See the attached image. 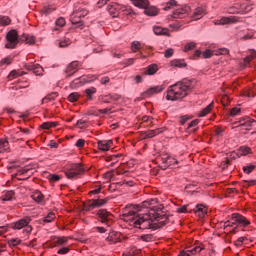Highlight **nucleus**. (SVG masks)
Instances as JSON below:
<instances>
[{"instance_id": "1", "label": "nucleus", "mask_w": 256, "mask_h": 256, "mask_svg": "<svg viewBox=\"0 0 256 256\" xmlns=\"http://www.w3.org/2000/svg\"><path fill=\"white\" fill-rule=\"evenodd\" d=\"M157 200H145L143 203L135 205V210H129L122 215L123 221L129 223L131 227L136 229H159L165 227L169 221V217L165 214L159 213L160 207L153 206L148 213L139 214L137 212L143 211V209H149L151 205H155Z\"/></svg>"}, {"instance_id": "2", "label": "nucleus", "mask_w": 256, "mask_h": 256, "mask_svg": "<svg viewBox=\"0 0 256 256\" xmlns=\"http://www.w3.org/2000/svg\"><path fill=\"white\" fill-rule=\"evenodd\" d=\"M196 83L195 80L183 79L169 86L166 92L167 101H183L195 89Z\"/></svg>"}, {"instance_id": "3", "label": "nucleus", "mask_w": 256, "mask_h": 256, "mask_svg": "<svg viewBox=\"0 0 256 256\" xmlns=\"http://www.w3.org/2000/svg\"><path fill=\"white\" fill-rule=\"evenodd\" d=\"M6 49H15L19 43H27V45H35V36L23 34L19 36L17 30H10L6 35Z\"/></svg>"}, {"instance_id": "4", "label": "nucleus", "mask_w": 256, "mask_h": 256, "mask_svg": "<svg viewBox=\"0 0 256 256\" xmlns=\"http://www.w3.org/2000/svg\"><path fill=\"white\" fill-rule=\"evenodd\" d=\"M87 15H89V10L83 7L75 8L70 16V21L72 25H78V27H81V25H83V21H81V19H83V17H87Z\"/></svg>"}, {"instance_id": "5", "label": "nucleus", "mask_w": 256, "mask_h": 256, "mask_svg": "<svg viewBox=\"0 0 256 256\" xmlns=\"http://www.w3.org/2000/svg\"><path fill=\"white\" fill-rule=\"evenodd\" d=\"M29 223H31V217L25 216L24 218L14 222L12 224V229H17L18 231H20V229H24V233L29 234L33 231V228L29 226Z\"/></svg>"}, {"instance_id": "6", "label": "nucleus", "mask_w": 256, "mask_h": 256, "mask_svg": "<svg viewBox=\"0 0 256 256\" xmlns=\"http://www.w3.org/2000/svg\"><path fill=\"white\" fill-rule=\"evenodd\" d=\"M85 173V168L80 163L73 164L69 169L65 171L67 179H77L80 175Z\"/></svg>"}, {"instance_id": "7", "label": "nucleus", "mask_w": 256, "mask_h": 256, "mask_svg": "<svg viewBox=\"0 0 256 256\" xmlns=\"http://www.w3.org/2000/svg\"><path fill=\"white\" fill-rule=\"evenodd\" d=\"M98 221L103 225L111 226L113 223V214L107 211V209H100L97 211Z\"/></svg>"}, {"instance_id": "8", "label": "nucleus", "mask_w": 256, "mask_h": 256, "mask_svg": "<svg viewBox=\"0 0 256 256\" xmlns=\"http://www.w3.org/2000/svg\"><path fill=\"white\" fill-rule=\"evenodd\" d=\"M109 203V198H97L91 199L85 204L86 211H93V209H97L99 207H105Z\"/></svg>"}, {"instance_id": "9", "label": "nucleus", "mask_w": 256, "mask_h": 256, "mask_svg": "<svg viewBox=\"0 0 256 256\" xmlns=\"http://www.w3.org/2000/svg\"><path fill=\"white\" fill-rule=\"evenodd\" d=\"M238 6L240 9V15H247V13H251V11H253L255 3L251 0H241L238 2Z\"/></svg>"}, {"instance_id": "10", "label": "nucleus", "mask_w": 256, "mask_h": 256, "mask_svg": "<svg viewBox=\"0 0 256 256\" xmlns=\"http://www.w3.org/2000/svg\"><path fill=\"white\" fill-rule=\"evenodd\" d=\"M190 12L191 8L189 6L178 7L173 11L172 17L174 19H185V17H188Z\"/></svg>"}, {"instance_id": "11", "label": "nucleus", "mask_w": 256, "mask_h": 256, "mask_svg": "<svg viewBox=\"0 0 256 256\" xmlns=\"http://www.w3.org/2000/svg\"><path fill=\"white\" fill-rule=\"evenodd\" d=\"M241 22V18L237 16L222 17L220 20H215L214 25H233V23Z\"/></svg>"}, {"instance_id": "12", "label": "nucleus", "mask_w": 256, "mask_h": 256, "mask_svg": "<svg viewBox=\"0 0 256 256\" xmlns=\"http://www.w3.org/2000/svg\"><path fill=\"white\" fill-rule=\"evenodd\" d=\"M253 123H255V120L251 119L249 116H245L235 122V125H237V127H246V129H249L253 127Z\"/></svg>"}, {"instance_id": "13", "label": "nucleus", "mask_w": 256, "mask_h": 256, "mask_svg": "<svg viewBox=\"0 0 256 256\" xmlns=\"http://www.w3.org/2000/svg\"><path fill=\"white\" fill-rule=\"evenodd\" d=\"M26 69H28V71H33L34 75L37 76H42L43 75V67H41V65L39 64H34V63H29V64H25Z\"/></svg>"}, {"instance_id": "14", "label": "nucleus", "mask_w": 256, "mask_h": 256, "mask_svg": "<svg viewBox=\"0 0 256 256\" xmlns=\"http://www.w3.org/2000/svg\"><path fill=\"white\" fill-rule=\"evenodd\" d=\"M161 133H163V128L148 130L143 132L142 137L143 139H153V137H157V135H161Z\"/></svg>"}, {"instance_id": "15", "label": "nucleus", "mask_w": 256, "mask_h": 256, "mask_svg": "<svg viewBox=\"0 0 256 256\" xmlns=\"http://www.w3.org/2000/svg\"><path fill=\"white\" fill-rule=\"evenodd\" d=\"M97 145L100 151H109L113 147V140H99Z\"/></svg>"}, {"instance_id": "16", "label": "nucleus", "mask_w": 256, "mask_h": 256, "mask_svg": "<svg viewBox=\"0 0 256 256\" xmlns=\"http://www.w3.org/2000/svg\"><path fill=\"white\" fill-rule=\"evenodd\" d=\"M206 11H205V8L203 7H198L194 10L191 18L194 20V21H199V19H203V17H205L206 15Z\"/></svg>"}, {"instance_id": "17", "label": "nucleus", "mask_w": 256, "mask_h": 256, "mask_svg": "<svg viewBox=\"0 0 256 256\" xmlns=\"http://www.w3.org/2000/svg\"><path fill=\"white\" fill-rule=\"evenodd\" d=\"M232 217L236 223H239V225H242L243 227H247V225L251 224V222L241 214L234 213Z\"/></svg>"}, {"instance_id": "18", "label": "nucleus", "mask_w": 256, "mask_h": 256, "mask_svg": "<svg viewBox=\"0 0 256 256\" xmlns=\"http://www.w3.org/2000/svg\"><path fill=\"white\" fill-rule=\"evenodd\" d=\"M77 67H79L78 62H71L65 70L66 77H71L75 75V73H77Z\"/></svg>"}, {"instance_id": "19", "label": "nucleus", "mask_w": 256, "mask_h": 256, "mask_svg": "<svg viewBox=\"0 0 256 256\" xmlns=\"http://www.w3.org/2000/svg\"><path fill=\"white\" fill-rule=\"evenodd\" d=\"M165 87L163 86H154L149 88L144 92V97H152V95H156L157 93H161Z\"/></svg>"}, {"instance_id": "20", "label": "nucleus", "mask_w": 256, "mask_h": 256, "mask_svg": "<svg viewBox=\"0 0 256 256\" xmlns=\"http://www.w3.org/2000/svg\"><path fill=\"white\" fill-rule=\"evenodd\" d=\"M121 6L120 3L117 2H112L111 4H109L107 6V11L110 13V15H113V17H117V15L119 14V7Z\"/></svg>"}, {"instance_id": "21", "label": "nucleus", "mask_w": 256, "mask_h": 256, "mask_svg": "<svg viewBox=\"0 0 256 256\" xmlns=\"http://www.w3.org/2000/svg\"><path fill=\"white\" fill-rule=\"evenodd\" d=\"M31 197L33 199V201H35L36 203H43V201H45V196H43V193H41V191L39 190H35L32 192Z\"/></svg>"}, {"instance_id": "22", "label": "nucleus", "mask_w": 256, "mask_h": 256, "mask_svg": "<svg viewBox=\"0 0 256 256\" xmlns=\"http://www.w3.org/2000/svg\"><path fill=\"white\" fill-rule=\"evenodd\" d=\"M194 212L196 213V215H198V217H205V215H207V208H205V206H203V204H199L194 208Z\"/></svg>"}, {"instance_id": "23", "label": "nucleus", "mask_w": 256, "mask_h": 256, "mask_svg": "<svg viewBox=\"0 0 256 256\" xmlns=\"http://www.w3.org/2000/svg\"><path fill=\"white\" fill-rule=\"evenodd\" d=\"M144 13L145 15H148V17H155V15H157V13H159V11L157 10V8L155 6H146V8H144Z\"/></svg>"}, {"instance_id": "24", "label": "nucleus", "mask_w": 256, "mask_h": 256, "mask_svg": "<svg viewBox=\"0 0 256 256\" xmlns=\"http://www.w3.org/2000/svg\"><path fill=\"white\" fill-rule=\"evenodd\" d=\"M153 31L155 35H166V37H169V29L163 28L161 26H154Z\"/></svg>"}, {"instance_id": "25", "label": "nucleus", "mask_w": 256, "mask_h": 256, "mask_svg": "<svg viewBox=\"0 0 256 256\" xmlns=\"http://www.w3.org/2000/svg\"><path fill=\"white\" fill-rule=\"evenodd\" d=\"M119 10L122 11L124 15H128L129 17H133V15H135V12L133 11V9H131L127 5L120 4Z\"/></svg>"}, {"instance_id": "26", "label": "nucleus", "mask_w": 256, "mask_h": 256, "mask_svg": "<svg viewBox=\"0 0 256 256\" xmlns=\"http://www.w3.org/2000/svg\"><path fill=\"white\" fill-rule=\"evenodd\" d=\"M135 7H139V9H145L149 7V0H132Z\"/></svg>"}, {"instance_id": "27", "label": "nucleus", "mask_w": 256, "mask_h": 256, "mask_svg": "<svg viewBox=\"0 0 256 256\" xmlns=\"http://www.w3.org/2000/svg\"><path fill=\"white\" fill-rule=\"evenodd\" d=\"M119 233L117 232H112L108 235V237L106 238V241H108V243H119Z\"/></svg>"}, {"instance_id": "28", "label": "nucleus", "mask_w": 256, "mask_h": 256, "mask_svg": "<svg viewBox=\"0 0 256 256\" xmlns=\"http://www.w3.org/2000/svg\"><path fill=\"white\" fill-rule=\"evenodd\" d=\"M255 57H256L255 50H251L250 54L248 56H246L243 60V67H247V65H249V63H251V61H253V59H255Z\"/></svg>"}, {"instance_id": "29", "label": "nucleus", "mask_w": 256, "mask_h": 256, "mask_svg": "<svg viewBox=\"0 0 256 256\" xmlns=\"http://www.w3.org/2000/svg\"><path fill=\"white\" fill-rule=\"evenodd\" d=\"M57 97H59V93L52 92L42 99V104L49 103L51 101H55V99H57Z\"/></svg>"}, {"instance_id": "30", "label": "nucleus", "mask_w": 256, "mask_h": 256, "mask_svg": "<svg viewBox=\"0 0 256 256\" xmlns=\"http://www.w3.org/2000/svg\"><path fill=\"white\" fill-rule=\"evenodd\" d=\"M227 12L230 15H235V14H239L241 15V10L239 8V2L235 3L233 6H230L227 10Z\"/></svg>"}, {"instance_id": "31", "label": "nucleus", "mask_w": 256, "mask_h": 256, "mask_svg": "<svg viewBox=\"0 0 256 256\" xmlns=\"http://www.w3.org/2000/svg\"><path fill=\"white\" fill-rule=\"evenodd\" d=\"M88 101H93V95L97 93V88L95 87H90L84 91Z\"/></svg>"}, {"instance_id": "32", "label": "nucleus", "mask_w": 256, "mask_h": 256, "mask_svg": "<svg viewBox=\"0 0 256 256\" xmlns=\"http://www.w3.org/2000/svg\"><path fill=\"white\" fill-rule=\"evenodd\" d=\"M159 71L157 64H152L145 69L146 75H155Z\"/></svg>"}, {"instance_id": "33", "label": "nucleus", "mask_w": 256, "mask_h": 256, "mask_svg": "<svg viewBox=\"0 0 256 256\" xmlns=\"http://www.w3.org/2000/svg\"><path fill=\"white\" fill-rule=\"evenodd\" d=\"M15 197V192L13 191H7L1 198V201H13Z\"/></svg>"}, {"instance_id": "34", "label": "nucleus", "mask_w": 256, "mask_h": 256, "mask_svg": "<svg viewBox=\"0 0 256 256\" xmlns=\"http://www.w3.org/2000/svg\"><path fill=\"white\" fill-rule=\"evenodd\" d=\"M213 109V102H211L208 106H206L202 111L199 113V117H206V115H209L211 113V110Z\"/></svg>"}, {"instance_id": "35", "label": "nucleus", "mask_w": 256, "mask_h": 256, "mask_svg": "<svg viewBox=\"0 0 256 256\" xmlns=\"http://www.w3.org/2000/svg\"><path fill=\"white\" fill-rule=\"evenodd\" d=\"M170 63L172 67H179L180 69H183V67H187V63H185V60H172Z\"/></svg>"}, {"instance_id": "36", "label": "nucleus", "mask_w": 256, "mask_h": 256, "mask_svg": "<svg viewBox=\"0 0 256 256\" xmlns=\"http://www.w3.org/2000/svg\"><path fill=\"white\" fill-rule=\"evenodd\" d=\"M65 24H66L65 18L63 17L58 18L55 22L56 27L54 28V31H59V27H65Z\"/></svg>"}, {"instance_id": "37", "label": "nucleus", "mask_w": 256, "mask_h": 256, "mask_svg": "<svg viewBox=\"0 0 256 256\" xmlns=\"http://www.w3.org/2000/svg\"><path fill=\"white\" fill-rule=\"evenodd\" d=\"M11 24V18H9V16H1L0 15V25H2V27H7V25Z\"/></svg>"}, {"instance_id": "38", "label": "nucleus", "mask_w": 256, "mask_h": 256, "mask_svg": "<svg viewBox=\"0 0 256 256\" xmlns=\"http://www.w3.org/2000/svg\"><path fill=\"white\" fill-rule=\"evenodd\" d=\"M85 83V80L83 78H76L74 81L70 83V87L75 88L83 85Z\"/></svg>"}, {"instance_id": "39", "label": "nucleus", "mask_w": 256, "mask_h": 256, "mask_svg": "<svg viewBox=\"0 0 256 256\" xmlns=\"http://www.w3.org/2000/svg\"><path fill=\"white\" fill-rule=\"evenodd\" d=\"M255 169H256V166L253 164H248L243 167V171H244V173H246V175L253 173V171H255Z\"/></svg>"}, {"instance_id": "40", "label": "nucleus", "mask_w": 256, "mask_h": 256, "mask_svg": "<svg viewBox=\"0 0 256 256\" xmlns=\"http://www.w3.org/2000/svg\"><path fill=\"white\" fill-rule=\"evenodd\" d=\"M141 49V42L139 41H134L131 44V51L132 53H137Z\"/></svg>"}, {"instance_id": "41", "label": "nucleus", "mask_w": 256, "mask_h": 256, "mask_svg": "<svg viewBox=\"0 0 256 256\" xmlns=\"http://www.w3.org/2000/svg\"><path fill=\"white\" fill-rule=\"evenodd\" d=\"M9 149V142L7 140H0V153L3 151H8Z\"/></svg>"}, {"instance_id": "42", "label": "nucleus", "mask_w": 256, "mask_h": 256, "mask_svg": "<svg viewBox=\"0 0 256 256\" xmlns=\"http://www.w3.org/2000/svg\"><path fill=\"white\" fill-rule=\"evenodd\" d=\"M96 79H99V77L93 74H89L83 78V81L84 83H93V81H96Z\"/></svg>"}, {"instance_id": "43", "label": "nucleus", "mask_w": 256, "mask_h": 256, "mask_svg": "<svg viewBox=\"0 0 256 256\" xmlns=\"http://www.w3.org/2000/svg\"><path fill=\"white\" fill-rule=\"evenodd\" d=\"M256 185V180H244L242 183H241V186L244 187V188H248V187H253Z\"/></svg>"}, {"instance_id": "44", "label": "nucleus", "mask_w": 256, "mask_h": 256, "mask_svg": "<svg viewBox=\"0 0 256 256\" xmlns=\"http://www.w3.org/2000/svg\"><path fill=\"white\" fill-rule=\"evenodd\" d=\"M79 97H81V95H79L78 92H72L68 96V101H70V103H75V101H77V99H79Z\"/></svg>"}, {"instance_id": "45", "label": "nucleus", "mask_w": 256, "mask_h": 256, "mask_svg": "<svg viewBox=\"0 0 256 256\" xmlns=\"http://www.w3.org/2000/svg\"><path fill=\"white\" fill-rule=\"evenodd\" d=\"M197 47V43L189 42L184 47V52L187 53L188 51H193Z\"/></svg>"}, {"instance_id": "46", "label": "nucleus", "mask_w": 256, "mask_h": 256, "mask_svg": "<svg viewBox=\"0 0 256 256\" xmlns=\"http://www.w3.org/2000/svg\"><path fill=\"white\" fill-rule=\"evenodd\" d=\"M21 75H23V73H19L17 70H13L8 75V79L13 81V79H17V77H21Z\"/></svg>"}, {"instance_id": "47", "label": "nucleus", "mask_w": 256, "mask_h": 256, "mask_svg": "<svg viewBox=\"0 0 256 256\" xmlns=\"http://www.w3.org/2000/svg\"><path fill=\"white\" fill-rule=\"evenodd\" d=\"M53 127H57V122H44L42 125H41V128L42 129H51Z\"/></svg>"}, {"instance_id": "48", "label": "nucleus", "mask_w": 256, "mask_h": 256, "mask_svg": "<svg viewBox=\"0 0 256 256\" xmlns=\"http://www.w3.org/2000/svg\"><path fill=\"white\" fill-rule=\"evenodd\" d=\"M141 241H144L145 243H149L153 241V234H144L140 236Z\"/></svg>"}, {"instance_id": "49", "label": "nucleus", "mask_w": 256, "mask_h": 256, "mask_svg": "<svg viewBox=\"0 0 256 256\" xmlns=\"http://www.w3.org/2000/svg\"><path fill=\"white\" fill-rule=\"evenodd\" d=\"M53 11H55V8H53L51 6H46L42 9L43 15H51V13H53Z\"/></svg>"}, {"instance_id": "50", "label": "nucleus", "mask_w": 256, "mask_h": 256, "mask_svg": "<svg viewBox=\"0 0 256 256\" xmlns=\"http://www.w3.org/2000/svg\"><path fill=\"white\" fill-rule=\"evenodd\" d=\"M239 153H240V155H249V153H251V148L242 146L239 149Z\"/></svg>"}, {"instance_id": "51", "label": "nucleus", "mask_w": 256, "mask_h": 256, "mask_svg": "<svg viewBox=\"0 0 256 256\" xmlns=\"http://www.w3.org/2000/svg\"><path fill=\"white\" fill-rule=\"evenodd\" d=\"M55 219V213L50 212L45 218H44V223H51Z\"/></svg>"}, {"instance_id": "52", "label": "nucleus", "mask_w": 256, "mask_h": 256, "mask_svg": "<svg viewBox=\"0 0 256 256\" xmlns=\"http://www.w3.org/2000/svg\"><path fill=\"white\" fill-rule=\"evenodd\" d=\"M239 113H241V108H239V107H234L230 110L231 117H237V115H239Z\"/></svg>"}, {"instance_id": "53", "label": "nucleus", "mask_w": 256, "mask_h": 256, "mask_svg": "<svg viewBox=\"0 0 256 256\" xmlns=\"http://www.w3.org/2000/svg\"><path fill=\"white\" fill-rule=\"evenodd\" d=\"M202 57H203V59H211V57H213V51L208 49V50L202 52Z\"/></svg>"}, {"instance_id": "54", "label": "nucleus", "mask_w": 256, "mask_h": 256, "mask_svg": "<svg viewBox=\"0 0 256 256\" xmlns=\"http://www.w3.org/2000/svg\"><path fill=\"white\" fill-rule=\"evenodd\" d=\"M175 5H177V1H175V0H170V1L166 4V7H164V11H169V9H171V7H175Z\"/></svg>"}, {"instance_id": "55", "label": "nucleus", "mask_w": 256, "mask_h": 256, "mask_svg": "<svg viewBox=\"0 0 256 256\" xmlns=\"http://www.w3.org/2000/svg\"><path fill=\"white\" fill-rule=\"evenodd\" d=\"M173 53H175V50H173V48H169V49L165 50L164 56L166 57V59H169V58L173 57Z\"/></svg>"}, {"instance_id": "56", "label": "nucleus", "mask_w": 256, "mask_h": 256, "mask_svg": "<svg viewBox=\"0 0 256 256\" xmlns=\"http://www.w3.org/2000/svg\"><path fill=\"white\" fill-rule=\"evenodd\" d=\"M245 241H247V237L245 236L238 238L235 242L236 247H241Z\"/></svg>"}, {"instance_id": "57", "label": "nucleus", "mask_w": 256, "mask_h": 256, "mask_svg": "<svg viewBox=\"0 0 256 256\" xmlns=\"http://www.w3.org/2000/svg\"><path fill=\"white\" fill-rule=\"evenodd\" d=\"M179 161H177L175 158L169 156L168 158V164L166 167H171L172 165H177Z\"/></svg>"}, {"instance_id": "58", "label": "nucleus", "mask_w": 256, "mask_h": 256, "mask_svg": "<svg viewBox=\"0 0 256 256\" xmlns=\"http://www.w3.org/2000/svg\"><path fill=\"white\" fill-rule=\"evenodd\" d=\"M106 97L111 99V101H119L121 99V95L119 94H109Z\"/></svg>"}, {"instance_id": "59", "label": "nucleus", "mask_w": 256, "mask_h": 256, "mask_svg": "<svg viewBox=\"0 0 256 256\" xmlns=\"http://www.w3.org/2000/svg\"><path fill=\"white\" fill-rule=\"evenodd\" d=\"M203 57V52L201 50H196L192 56V59H201Z\"/></svg>"}, {"instance_id": "60", "label": "nucleus", "mask_w": 256, "mask_h": 256, "mask_svg": "<svg viewBox=\"0 0 256 256\" xmlns=\"http://www.w3.org/2000/svg\"><path fill=\"white\" fill-rule=\"evenodd\" d=\"M12 61H13V59L7 57L0 61V65H11Z\"/></svg>"}, {"instance_id": "61", "label": "nucleus", "mask_w": 256, "mask_h": 256, "mask_svg": "<svg viewBox=\"0 0 256 256\" xmlns=\"http://www.w3.org/2000/svg\"><path fill=\"white\" fill-rule=\"evenodd\" d=\"M69 45H71V40L69 39L59 42V47H68Z\"/></svg>"}, {"instance_id": "62", "label": "nucleus", "mask_w": 256, "mask_h": 256, "mask_svg": "<svg viewBox=\"0 0 256 256\" xmlns=\"http://www.w3.org/2000/svg\"><path fill=\"white\" fill-rule=\"evenodd\" d=\"M85 125H87V121H85V120H83V119L78 120V121L76 122V126H77V127H80V129H83V128L85 127Z\"/></svg>"}, {"instance_id": "63", "label": "nucleus", "mask_w": 256, "mask_h": 256, "mask_svg": "<svg viewBox=\"0 0 256 256\" xmlns=\"http://www.w3.org/2000/svg\"><path fill=\"white\" fill-rule=\"evenodd\" d=\"M69 252V248L67 247H63L61 249L58 250V255H67V253Z\"/></svg>"}, {"instance_id": "64", "label": "nucleus", "mask_w": 256, "mask_h": 256, "mask_svg": "<svg viewBox=\"0 0 256 256\" xmlns=\"http://www.w3.org/2000/svg\"><path fill=\"white\" fill-rule=\"evenodd\" d=\"M56 243L57 245H65V243H67V238L65 237L58 238Z\"/></svg>"}]
</instances>
